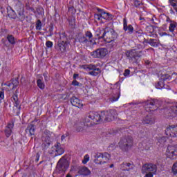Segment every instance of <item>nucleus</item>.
Masks as SVG:
<instances>
[{
    "instance_id": "53",
    "label": "nucleus",
    "mask_w": 177,
    "mask_h": 177,
    "mask_svg": "<svg viewBox=\"0 0 177 177\" xmlns=\"http://www.w3.org/2000/svg\"><path fill=\"white\" fill-rule=\"evenodd\" d=\"M131 74V71L129 69H125L123 73L124 77H128Z\"/></svg>"
},
{
    "instance_id": "50",
    "label": "nucleus",
    "mask_w": 177,
    "mask_h": 177,
    "mask_svg": "<svg viewBox=\"0 0 177 177\" xmlns=\"http://www.w3.org/2000/svg\"><path fill=\"white\" fill-rule=\"evenodd\" d=\"M145 136H146V132L145 131H140L138 133V138H140V139H143V138H145Z\"/></svg>"
},
{
    "instance_id": "19",
    "label": "nucleus",
    "mask_w": 177,
    "mask_h": 177,
    "mask_svg": "<svg viewBox=\"0 0 177 177\" xmlns=\"http://www.w3.org/2000/svg\"><path fill=\"white\" fill-rule=\"evenodd\" d=\"M13 128H15V123L12 122H8L6 126L4 133L6 138H10V136L13 133Z\"/></svg>"
},
{
    "instance_id": "8",
    "label": "nucleus",
    "mask_w": 177,
    "mask_h": 177,
    "mask_svg": "<svg viewBox=\"0 0 177 177\" xmlns=\"http://www.w3.org/2000/svg\"><path fill=\"white\" fill-rule=\"evenodd\" d=\"M92 38H93V35L91 31H86L83 36L78 35L77 37L75 38L76 42H80V44H89V42L92 43Z\"/></svg>"
},
{
    "instance_id": "56",
    "label": "nucleus",
    "mask_w": 177,
    "mask_h": 177,
    "mask_svg": "<svg viewBox=\"0 0 177 177\" xmlns=\"http://www.w3.org/2000/svg\"><path fill=\"white\" fill-rule=\"evenodd\" d=\"M158 34L160 37H167L168 35V33L165 32H159Z\"/></svg>"
},
{
    "instance_id": "18",
    "label": "nucleus",
    "mask_w": 177,
    "mask_h": 177,
    "mask_svg": "<svg viewBox=\"0 0 177 177\" xmlns=\"http://www.w3.org/2000/svg\"><path fill=\"white\" fill-rule=\"evenodd\" d=\"M71 103L72 106H73L74 107H77V109H82V107H84L82 100H80V98L75 96H73L71 98Z\"/></svg>"
},
{
    "instance_id": "48",
    "label": "nucleus",
    "mask_w": 177,
    "mask_h": 177,
    "mask_svg": "<svg viewBox=\"0 0 177 177\" xmlns=\"http://www.w3.org/2000/svg\"><path fill=\"white\" fill-rule=\"evenodd\" d=\"M88 161H89V155L86 154L84 157V159L82 160V164H87Z\"/></svg>"
},
{
    "instance_id": "54",
    "label": "nucleus",
    "mask_w": 177,
    "mask_h": 177,
    "mask_svg": "<svg viewBox=\"0 0 177 177\" xmlns=\"http://www.w3.org/2000/svg\"><path fill=\"white\" fill-rule=\"evenodd\" d=\"M67 136H68V133H66L65 134L62 135L61 136L62 142H64V140H66V138H67Z\"/></svg>"
},
{
    "instance_id": "23",
    "label": "nucleus",
    "mask_w": 177,
    "mask_h": 177,
    "mask_svg": "<svg viewBox=\"0 0 177 177\" xmlns=\"http://www.w3.org/2000/svg\"><path fill=\"white\" fill-rule=\"evenodd\" d=\"M19 93L18 90H16V93L12 95V99L14 101V106L18 109L19 111L21 110V106H20V101H19V97L17 93Z\"/></svg>"
},
{
    "instance_id": "5",
    "label": "nucleus",
    "mask_w": 177,
    "mask_h": 177,
    "mask_svg": "<svg viewBox=\"0 0 177 177\" xmlns=\"http://www.w3.org/2000/svg\"><path fill=\"white\" fill-rule=\"evenodd\" d=\"M133 146V139L132 136H129L127 137L121 138L119 142V147L122 151H128L130 149H132Z\"/></svg>"
},
{
    "instance_id": "60",
    "label": "nucleus",
    "mask_w": 177,
    "mask_h": 177,
    "mask_svg": "<svg viewBox=\"0 0 177 177\" xmlns=\"http://www.w3.org/2000/svg\"><path fill=\"white\" fill-rule=\"evenodd\" d=\"M109 149H115V144H111V145H109Z\"/></svg>"
},
{
    "instance_id": "6",
    "label": "nucleus",
    "mask_w": 177,
    "mask_h": 177,
    "mask_svg": "<svg viewBox=\"0 0 177 177\" xmlns=\"http://www.w3.org/2000/svg\"><path fill=\"white\" fill-rule=\"evenodd\" d=\"M161 106V102L156 99L148 100L146 102L145 110L148 113H151V111H156L158 110V107Z\"/></svg>"
},
{
    "instance_id": "42",
    "label": "nucleus",
    "mask_w": 177,
    "mask_h": 177,
    "mask_svg": "<svg viewBox=\"0 0 177 177\" xmlns=\"http://www.w3.org/2000/svg\"><path fill=\"white\" fill-rule=\"evenodd\" d=\"M94 19H95V21H100V20H102V19H108V18L106 17V16H103L100 14H95L94 15Z\"/></svg>"
},
{
    "instance_id": "55",
    "label": "nucleus",
    "mask_w": 177,
    "mask_h": 177,
    "mask_svg": "<svg viewBox=\"0 0 177 177\" xmlns=\"http://www.w3.org/2000/svg\"><path fill=\"white\" fill-rule=\"evenodd\" d=\"M27 10L32 12V13H36L35 9L32 7L28 6L26 7Z\"/></svg>"
},
{
    "instance_id": "3",
    "label": "nucleus",
    "mask_w": 177,
    "mask_h": 177,
    "mask_svg": "<svg viewBox=\"0 0 177 177\" xmlns=\"http://www.w3.org/2000/svg\"><path fill=\"white\" fill-rule=\"evenodd\" d=\"M115 31L113 29L106 27L104 29V32L102 36L98 37V39H104L107 44L113 42L115 39Z\"/></svg>"
},
{
    "instance_id": "51",
    "label": "nucleus",
    "mask_w": 177,
    "mask_h": 177,
    "mask_svg": "<svg viewBox=\"0 0 177 177\" xmlns=\"http://www.w3.org/2000/svg\"><path fill=\"white\" fill-rule=\"evenodd\" d=\"M44 133L46 135V136L47 137V139H49V138H50V131L46 129L44 131Z\"/></svg>"
},
{
    "instance_id": "59",
    "label": "nucleus",
    "mask_w": 177,
    "mask_h": 177,
    "mask_svg": "<svg viewBox=\"0 0 177 177\" xmlns=\"http://www.w3.org/2000/svg\"><path fill=\"white\" fill-rule=\"evenodd\" d=\"M1 12L5 16V8L3 7H1L0 8Z\"/></svg>"
},
{
    "instance_id": "16",
    "label": "nucleus",
    "mask_w": 177,
    "mask_h": 177,
    "mask_svg": "<svg viewBox=\"0 0 177 177\" xmlns=\"http://www.w3.org/2000/svg\"><path fill=\"white\" fill-rule=\"evenodd\" d=\"M133 169V163L129 162H123L122 164L119 165V169L122 171V172H129L131 169Z\"/></svg>"
},
{
    "instance_id": "58",
    "label": "nucleus",
    "mask_w": 177,
    "mask_h": 177,
    "mask_svg": "<svg viewBox=\"0 0 177 177\" xmlns=\"http://www.w3.org/2000/svg\"><path fill=\"white\" fill-rule=\"evenodd\" d=\"M43 76L44 77L45 81H48V73H43Z\"/></svg>"
},
{
    "instance_id": "63",
    "label": "nucleus",
    "mask_w": 177,
    "mask_h": 177,
    "mask_svg": "<svg viewBox=\"0 0 177 177\" xmlns=\"http://www.w3.org/2000/svg\"><path fill=\"white\" fill-rule=\"evenodd\" d=\"M139 20H140V21L144 20L145 21V17H140Z\"/></svg>"
},
{
    "instance_id": "25",
    "label": "nucleus",
    "mask_w": 177,
    "mask_h": 177,
    "mask_svg": "<svg viewBox=\"0 0 177 177\" xmlns=\"http://www.w3.org/2000/svg\"><path fill=\"white\" fill-rule=\"evenodd\" d=\"M18 19L20 21L26 20V15H24V7H21L17 10Z\"/></svg>"
},
{
    "instance_id": "32",
    "label": "nucleus",
    "mask_w": 177,
    "mask_h": 177,
    "mask_svg": "<svg viewBox=\"0 0 177 177\" xmlns=\"http://www.w3.org/2000/svg\"><path fill=\"white\" fill-rule=\"evenodd\" d=\"M6 39L8 41L10 45H16V38L12 35H7Z\"/></svg>"
},
{
    "instance_id": "10",
    "label": "nucleus",
    "mask_w": 177,
    "mask_h": 177,
    "mask_svg": "<svg viewBox=\"0 0 177 177\" xmlns=\"http://www.w3.org/2000/svg\"><path fill=\"white\" fill-rule=\"evenodd\" d=\"M166 156L170 160H175L177 157V145H169L166 150Z\"/></svg>"
},
{
    "instance_id": "35",
    "label": "nucleus",
    "mask_w": 177,
    "mask_h": 177,
    "mask_svg": "<svg viewBox=\"0 0 177 177\" xmlns=\"http://www.w3.org/2000/svg\"><path fill=\"white\" fill-rule=\"evenodd\" d=\"M69 26L73 30H75V28H77V25L75 24V18H69L68 19Z\"/></svg>"
},
{
    "instance_id": "11",
    "label": "nucleus",
    "mask_w": 177,
    "mask_h": 177,
    "mask_svg": "<svg viewBox=\"0 0 177 177\" xmlns=\"http://www.w3.org/2000/svg\"><path fill=\"white\" fill-rule=\"evenodd\" d=\"M165 135L170 138H177V124L169 125L165 129Z\"/></svg>"
},
{
    "instance_id": "14",
    "label": "nucleus",
    "mask_w": 177,
    "mask_h": 177,
    "mask_svg": "<svg viewBox=\"0 0 177 177\" xmlns=\"http://www.w3.org/2000/svg\"><path fill=\"white\" fill-rule=\"evenodd\" d=\"M68 161L64 159H60L57 165V168L59 171L66 172L68 169Z\"/></svg>"
},
{
    "instance_id": "34",
    "label": "nucleus",
    "mask_w": 177,
    "mask_h": 177,
    "mask_svg": "<svg viewBox=\"0 0 177 177\" xmlns=\"http://www.w3.org/2000/svg\"><path fill=\"white\" fill-rule=\"evenodd\" d=\"M97 12H99V13H101L100 15H102V16H105V17H107V19H110V17H111V14L109 13V12H104V10L97 8H96Z\"/></svg>"
},
{
    "instance_id": "41",
    "label": "nucleus",
    "mask_w": 177,
    "mask_h": 177,
    "mask_svg": "<svg viewBox=\"0 0 177 177\" xmlns=\"http://www.w3.org/2000/svg\"><path fill=\"white\" fill-rule=\"evenodd\" d=\"M120 96L121 94L120 93H117L115 96H113L110 98V102H111V103H114V102L118 101V99H120Z\"/></svg>"
},
{
    "instance_id": "15",
    "label": "nucleus",
    "mask_w": 177,
    "mask_h": 177,
    "mask_svg": "<svg viewBox=\"0 0 177 177\" xmlns=\"http://www.w3.org/2000/svg\"><path fill=\"white\" fill-rule=\"evenodd\" d=\"M123 30L124 32H127L129 35L133 34V31H135V28L131 24L128 25V20L127 18L123 19Z\"/></svg>"
},
{
    "instance_id": "47",
    "label": "nucleus",
    "mask_w": 177,
    "mask_h": 177,
    "mask_svg": "<svg viewBox=\"0 0 177 177\" xmlns=\"http://www.w3.org/2000/svg\"><path fill=\"white\" fill-rule=\"evenodd\" d=\"M72 85L73 86H82V84L80 83L78 81L74 80L73 82H72Z\"/></svg>"
},
{
    "instance_id": "33",
    "label": "nucleus",
    "mask_w": 177,
    "mask_h": 177,
    "mask_svg": "<svg viewBox=\"0 0 177 177\" xmlns=\"http://www.w3.org/2000/svg\"><path fill=\"white\" fill-rule=\"evenodd\" d=\"M151 140H146V141L142 142V146L145 150H150L151 147Z\"/></svg>"
},
{
    "instance_id": "22",
    "label": "nucleus",
    "mask_w": 177,
    "mask_h": 177,
    "mask_svg": "<svg viewBox=\"0 0 177 177\" xmlns=\"http://www.w3.org/2000/svg\"><path fill=\"white\" fill-rule=\"evenodd\" d=\"M73 127L76 129L77 132H82L86 126L85 125V123H83L82 121L78 120L75 121Z\"/></svg>"
},
{
    "instance_id": "2",
    "label": "nucleus",
    "mask_w": 177,
    "mask_h": 177,
    "mask_svg": "<svg viewBox=\"0 0 177 177\" xmlns=\"http://www.w3.org/2000/svg\"><path fill=\"white\" fill-rule=\"evenodd\" d=\"M94 162L97 165H103V164H107L109 161H110V158H111V156L107 153H95L94 156Z\"/></svg>"
},
{
    "instance_id": "61",
    "label": "nucleus",
    "mask_w": 177,
    "mask_h": 177,
    "mask_svg": "<svg viewBox=\"0 0 177 177\" xmlns=\"http://www.w3.org/2000/svg\"><path fill=\"white\" fill-rule=\"evenodd\" d=\"M176 1L177 0H169L170 5H172V3H175Z\"/></svg>"
},
{
    "instance_id": "7",
    "label": "nucleus",
    "mask_w": 177,
    "mask_h": 177,
    "mask_svg": "<svg viewBox=\"0 0 177 177\" xmlns=\"http://www.w3.org/2000/svg\"><path fill=\"white\" fill-rule=\"evenodd\" d=\"M125 55L129 62H136L142 57V51H136V49L129 50L126 51Z\"/></svg>"
},
{
    "instance_id": "52",
    "label": "nucleus",
    "mask_w": 177,
    "mask_h": 177,
    "mask_svg": "<svg viewBox=\"0 0 177 177\" xmlns=\"http://www.w3.org/2000/svg\"><path fill=\"white\" fill-rule=\"evenodd\" d=\"M143 34V30H139L136 31V37H142V35Z\"/></svg>"
},
{
    "instance_id": "31",
    "label": "nucleus",
    "mask_w": 177,
    "mask_h": 177,
    "mask_svg": "<svg viewBox=\"0 0 177 177\" xmlns=\"http://www.w3.org/2000/svg\"><path fill=\"white\" fill-rule=\"evenodd\" d=\"M147 44H149L153 48L158 47V42H157V39H149L146 41Z\"/></svg>"
},
{
    "instance_id": "46",
    "label": "nucleus",
    "mask_w": 177,
    "mask_h": 177,
    "mask_svg": "<svg viewBox=\"0 0 177 177\" xmlns=\"http://www.w3.org/2000/svg\"><path fill=\"white\" fill-rule=\"evenodd\" d=\"M68 12L71 13V15H75V13H77V10L75 9L74 6H70L68 8Z\"/></svg>"
},
{
    "instance_id": "43",
    "label": "nucleus",
    "mask_w": 177,
    "mask_h": 177,
    "mask_svg": "<svg viewBox=\"0 0 177 177\" xmlns=\"http://www.w3.org/2000/svg\"><path fill=\"white\" fill-rule=\"evenodd\" d=\"M165 142H167V138L161 137L160 138L158 139L157 145H158V146H160V145H162V146L164 145V143H165Z\"/></svg>"
},
{
    "instance_id": "45",
    "label": "nucleus",
    "mask_w": 177,
    "mask_h": 177,
    "mask_svg": "<svg viewBox=\"0 0 177 177\" xmlns=\"http://www.w3.org/2000/svg\"><path fill=\"white\" fill-rule=\"evenodd\" d=\"M5 100V90L0 91V104Z\"/></svg>"
},
{
    "instance_id": "21",
    "label": "nucleus",
    "mask_w": 177,
    "mask_h": 177,
    "mask_svg": "<svg viewBox=\"0 0 177 177\" xmlns=\"http://www.w3.org/2000/svg\"><path fill=\"white\" fill-rule=\"evenodd\" d=\"M4 85L8 86V91H13V89L19 86V80H17V79H14L11 82L6 83Z\"/></svg>"
},
{
    "instance_id": "17",
    "label": "nucleus",
    "mask_w": 177,
    "mask_h": 177,
    "mask_svg": "<svg viewBox=\"0 0 177 177\" xmlns=\"http://www.w3.org/2000/svg\"><path fill=\"white\" fill-rule=\"evenodd\" d=\"M52 151L55 153V156H62L64 153V149L62 147L60 142H57L53 147Z\"/></svg>"
},
{
    "instance_id": "20",
    "label": "nucleus",
    "mask_w": 177,
    "mask_h": 177,
    "mask_svg": "<svg viewBox=\"0 0 177 177\" xmlns=\"http://www.w3.org/2000/svg\"><path fill=\"white\" fill-rule=\"evenodd\" d=\"M145 31L148 37H151L152 38H158V35L156 32L153 26H148L145 28Z\"/></svg>"
},
{
    "instance_id": "64",
    "label": "nucleus",
    "mask_w": 177,
    "mask_h": 177,
    "mask_svg": "<svg viewBox=\"0 0 177 177\" xmlns=\"http://www.w3.org/2000/svg\"><path fill=\"white\" fill-rule=\"evenodd\" d=\"M66 177H73L70 174H68Z\"/></svg>"
},
{
    "instance_id": "28",
    "label": "nucleus",
    "mask_w": 177,
    "mask_h": 177,
    "mask_svg": "<svg viewBox=\"0 0 177 177\" xmlns=\"http://www.w3.org/2000/svg\"><path fill=\"white\" fill-rule=\"evenodd\" d=\"M156 89H162L163 88L165 89H169V90L171 89V87H169L164 84V81L162 80H161L160 81H159L158 82V84L156 86Z\"/></svg>"
},
{
    "instance_id": "1",
    "label": "nucleus",
    "mask_w": 177,
    "mask_h": 177,
    "mask_svg": "<svg viewBox=\"0 0 177 177\" xmlns=\"http://www.w3.org/2000/svg\"><path fill=\"white\" fill-rule=\"evenodd\" d=\"M115 115H117V111L114 109L103 111H101V113L95 111H90L86 115L82 123L85 124L86 127H92L93 124H97V122H100L103 120L106 122H110V121H113L115 118Z\"/></svg>"
},
{
    "instance_id": "62",
    "label": "nucleus",
    "mask_w": 177,
    "mask_h": 177,
    "mask_svg": "<svg viewBox=\"0 0 177 177\" xmlns=\"http://www.w3.org/2000/svg\"><path fill=\"white\" fill-rule=\"evenodd\" d=\"M79 75H78V74H77V73H75V74L73 75V80H77V77H78Z\"/></svg>"
},
{
    "instance_id": "39",
    "label": "nucleus",
    "mask_w": 177,
    "mask_h": 177,
    "mask_svg": "<svg viewBox=\"0 0 177 177\" xmlns=\"http://www.w3.org/2000/svg\"><path fill=\"white\" fill-rule=\"evenodd\" d=\"M59 41L67 42V35H66V32L59 33Z\"/></svg>"
},
{
    "instance_id": "26",
    "label": "nucleus",
    "mask_w": 177,
    "mask_h": 177,
    "mask_svg": "<svg viewBox=\"0 0 177 177\" xmlns=\"http://www.w3.org/2000/svg\"><path fill=\"white\" fill-rule=\"evenodd\" d=\"M6 9H7V13H8V17L10 19H13L14 20H16V17H17V15H16V12H15V10H13L12 7L8 6L6 8Z\"/></svg>"
},
{
    "instance_id": "12",
    "label": "nucleus",
    "mask_w": 177,
    "mask_h": 177,
    "mask_svg": "<svg viewBox=\"0 0 177 177\" xmlns=\"http://www.w3.org/2000/svg\"><path fill=\"white\" fill-rule=\"evenodd\" d=\"M86 68L90 71V72H88V75H92V77H97V75L102 73L100 68L96 67V65L88 64L87 65Z\"/></svg>"
},
{
    "instance_id": "13",
    "label": "nucleus",
    "mask_w": 177,
    "mask_h": 177,
    "mask_svg": "<svg viewBox=\"0 0 177 177\" xmlns=\"http://www.w3.org/2000/svg\"><path fill=\"white\" fill-rule=\"evenodd\" d=\"M68 47V42L67 41H59L55 45V48L56 49V50H58V52H61L62 53H66Z\"/></svg>"
},
{
    "instance_id": "44",
    "label": "nucleus",
    "mask_w": 177,
    "mask_h": 177,
    "mask_svg": "<svg viewBox=\"0 0 177 177\" xmlns=\"http://www.w3.org/2000/svg\"><path fill=\"white\" fill-rule=\"evenodd\" d=\"M172 77H171V75H168V74H165L163 75H162L161 77V80L162 81H170V80H171Z\"/></svg>"
},
{
    "instance_id": "29",
    "label": "nucleus",
    "mask_w": 177,
    "mask_h": 177,
    "mask_svg": "<svg viewBox=\"0 0 177 177\" xmlns=\"http://www.w3.org/2000/svg\"><path fill=\"white\" fill-rule=\"evenodd\" d=\"M142 124L151 125V124H154V119L151 118L149 115H147L145 118H143Z\"/></svg>"
},
{
    "instance_id": "24",
    "label": "nucleus",
    "mask_w": 177,
    "mask_h": 177,
    "mask_svg": "<svg viewBox=\"0 0 177 177\" xmlns=\"http://www.w3.org/2000/svg\"><path fill=\"white\" fill-rule=\"evenodd\" d=\"M170 111L171 112H169L167 118L172 120V118H175L177 115V103L170 107Z\"/></svg>"
},
{
    "instance_id": "30",
    "label": "nucleus",
    "mask_w": 177,
    "mask_h": 177,
    "mask_svg": "<svg viewBox=\"0 0 177 177\" xmlns=\"http://www.w3.org/2000/svg\"><path fill=\"white\" fill-rule=\"evenodd\" d=\"M26 132H29L30 136L35 135V126L34 124H30L26 129Z\"/></svg>"
},
{
    "instance_id": "36",
    "label": "nucleus",
    "mask_w": 177,
    "mask_h": 177,
    "mask_svg": "<svg viewBox=\"0 0 177 177\" xmlns=\"http://www.w3.org/2000/svg\"><path fill=\"white\" fill-rule=\"evenodd\" d=\"M37 84L39 89H41V90L45 89V83L42 82V76H41L40 78L37 80Z\"/></svg>"
},
{
    "instance_id": "9",
    "label": "nucleus",
    "mask_w": 177,
    "mask_h": 177,
    "mask_svg": "<svg viewBox=\"0 0 177 177\" xmlns=\"http://www.w3.org/2000/svg\"><path fill=\"white\" fill-rule=\"evenodd\" d=\"M107 53H109L107 48H101L91 52V55L94 59H103V57H106V56H107Z\"/></svg>"
},
{
    "instance_id": "27",
    "label": "nucleus",
    "mask_w": 177,
    "mask_h": 177,
    "mask_svg": "<svg viewBox=\"0 0 177 177\" xmlns=\"http://www.w3.org/2000/svg\"><path fill=\"white\" fill-rule=\"evenodd\" d=\"M79 174L83 176H88V175H91V170L88 167H84L79 170Z\"/></svg>"
},
{
    "instance_id": "38",
    "label": "nucleus",
    "mask_w": 177,
    "mask_h": 177,
    "mask_svg": "<svg viewBox=\"0 0 177 177\" xmlns=\"http://www.w3.org/2000/svg\"><path fill=\"white\" fill-rule=\"evenodd\" d=\"M176 28H177V23L175 21H171V23L169 26V31L170 32H174Z\"/></svg>"
},
{
    "instance_id": "57",
    "label": "nucleus",
    "mask_w": 177,
    "mask_h": 177,
    "mask_svg": "<svg viewBox=\"0 0 177 177\" xmlns=\"http://www.w3.org/2000/svg\"><path fill=\"white\" fill-rule=\"evenodd\" d=\"M39 157H41V155H39V153H37L35 156V162H38V161H39Z\"/></svg>"
},
{
    "instance_id": "37",
    "label": "nucleus",
    "mask_w": 177,
    "mask_h": 177,
    "mask_svg": "<svg viewBox=\"0 0 177 177\" xmlns=\"http://www.w3.org/2000/svg\"><path fill=\"white\" fill-rule=\"evenodd\" d=\"M133 6L136 9H140V7L143 6V2L139 0H133Z\"/></svg>"
},
{
    "instance_id": "4",
    "label": "nucleus",
    "mask_w": 177,
    "mask_h": 177,
    "mask_svg": "<svg viewBox=\"0 0 177 177\" xmlns=\"http://www.w3.org/2000/svg\"><path fill=\"white\" fill-rule=\"evenodd\" d=\"M142 174H146L145 177H153L157 175V165L153 163H146L142 167Z\"/></svg>"
},
{
    "instance_id": "49",
    "label": "nucleus",
    "mask_w": 177,
    "mask_h": 177,
    "mask_svg": "<svg viewBox=\"0 0 177 177\" xmlns=\"http://www.w3.org/2000/svg\"><path fill=\"white\" fill-rule=\"evenodd\" d=\"M46 48H53V42L50 41H47L46 42Z\"/></svg>"
},
{
    "instance_id": "40",
    "label": "nucleus",
    "mask_w": 177,
    "mask_h": 177,
    "mask_svg": "<svg viewBox=\"0 0 177 177\" xmlns=\"http://www.w3.org/2000/svg\"><path fill=\"white\" fill-rule=\"evenodd\" d=\"M35 29L37 31H41V30H42V22L41 21L40 19H38L36 22L35 24Z\"/></svg>"
}]
</instances>
